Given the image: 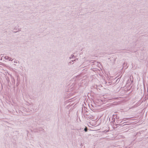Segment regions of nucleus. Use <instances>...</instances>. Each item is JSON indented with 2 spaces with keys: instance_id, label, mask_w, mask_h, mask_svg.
<instances>
[{
  "instance_id": "1",
  "label": "nucleus",
  "mask_w": 148,
  "mask_h": 148,
  "mask_svg": "<svg viewBox=\"0 0 148 148\" xmlns=\"http://www.w3.org/2000/svg\"><path fill=\"white\" fill-rule=\"evenodd\" d=\"M84 131L86 132L87 131V128L86 127L85 129H84Z\"/></svg>"
}]
</instances>
